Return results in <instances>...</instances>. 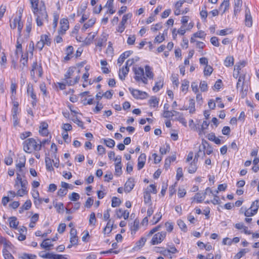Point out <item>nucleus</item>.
<instances>
[{
	"mask_svg": "<svg viewBox=\"0 0 259 259\" xmlns=\"http://www.w3.org/2000/svg\"><path fill=\"white\" fill-rule=\"evenodd\" d=\"M162 214L160 212L156 213L153 217V225L157 224L161 219Z\"/></svg>",
	"mask_w": 259,
	"mask_h": 259,
	"instance_id": "obj_35",
	"label": "nucleus"
},
{
	"mask_svg": "<svg viewBox=\"0 0 259 259\" xmlns=\"http://www.w3.org/2000/svg\"><path fill=\"white\" fill-rule=\"evenodd\" d=\"M53 246V244L51 243V241L49 239L44 240L40 244V247L47 250H51Z\"/></svg>",
	"mask_w": 259,
	"mask_h": 259,
	"instance_id": "obj_17",
	"label": "nucleus"
},
{
	"mask_svg": "<svg viewBox=\"0 0 259 259\" xmlns=\"http://www.w3.org/2000/svg\"><path fill=\"white\" fill-rule=\"evenodd\" d=\"M210 42L212 45L215 47H219L220 43L219 42V39L217 37L213 36L210 38Z\"/></svg>",
	"mask_w": 259,
	"mask_h": 259,
	"instance_id": "obj_56",
	"label": "nucleus"
},
{
	"mask_svg": "<svg viewBox=\"0 0 259 259\" xmlns=\"http://www.w3.org/2000/svg\"><path fill=\"white\" fill-rule=\"evenodd\" d=\"M242 0H234V14L236 15L240 11V8L242 6Z\"/></svg>",
	"mask_w": 259,
	"mask_h": 259,
	"instance_id": "obj_22",
	"label": "nucleus"
},
{
	"mask_svg": "<svg viewBox=\"0 0 259 259\" xmlns=\"http://www.w3.org/2000/svg\"><path fill=\"white\" fill-rule=\"evenodd\" d=\"M165 232H161L155 234L151 241L152 245L158 244L161 243L166 236Z\"/></svg>",
	"mask_w": 259,
	"mask_h": 259,
	"instance_id": "obj_4",
	"label": "nucleus"
},
{
	"mask_svg": "<svg viewBox=\"0 0 259 259\" xmlns=\"http://www.w3.org/2000/svg\"><path fill=\"white\" fill-rule=\"evenodd\" d=\"M189 85V82L187 80H184L183 81L181 90L182 92H187L188 91Z\"/></svg>",
	"mask_w": 259,
	"mask_h": 259,
	"instance_id": "obj_41",
	"label": "nucleus"
},
{
	"mask_svg": "<svg viewBox=\"0 0 259 259\" xmlns=\"http://www.w3.org/2000/svg\"><path fill=\"white\" fill-rule=\"evenodd\" d=\"M129 90L133 96L137 99H146L148 95L145 92L138 90L134 89L133 88H129Z\"/></svg>",
	"mask_w": 259,
	"mask_h": 259,
	"instance_id": "obj_5",
	"label": "nucleus"
},
{
	"mask_svg": "<svg viewBox=\"0 0 259 259\" xmlns=\"http://www.w3.org/2000/svg\"><path fill=\"white\" fill-rule=\"evenodd\" d=\"M133 71L135 74V76L134 77L135 79L137 81H140V79H142V77L144 75V69L141 67L134 68Z\"/></svg>",
	"mask_w": 259,
	"mask_h": 259,
	"instance_id": "obj_9",
	"label": "nucleus"
},
{
	"mask_svg": "<svg viewBox=\"0 0 259 259\" xmlns=\"http://www.w3.org/2000/svg\"><path fill=\"white\" fill-rule=\"evenodd\" d=\"M183 176V169L182 167H179L177 170L176 178L179 181Z\"/></svg>",
	"mask_w": 259,
	"mask_h": 259,
	"instance_id": "obj_60",
	"label": "nucleus"
},
{
	"mask_svg": "<svg viewBox=\"0 0 259 259\" xmlns=\"http://www.w3.org/2000/svg\"><path fill=\"white\" fill-rule=\"evenodd\" d=\"M31 4V8L32 11H34L39 9L40 3L39 0H29Z\"/></svg>",
	"mask_w": 259,
	"mask_h": 259,
	"instance_id": "obj_30",
	"label": "nucleus"
},
{
	"mask_svg": "<svg viewBox=\"0 0 259 259\" xmlns=\"http://www.w3.org/2000/svg\"><path fill=\"white\" fill-rule=\"evenodd\" d=\"M227 188V185L226 184H222L219 185L218 187V190L215 191L217 193H218L219 191H224Z\"/></svg>",
	"mask_w": 259,
	"mask_h": 259,
	"instance_id": "obj_62",
	"label": "nucleus"
},
{
	"mask_svg": "<svg viewBox=\"0 0 259 259\" xmlns=\"http://www.w3.org/2000/svg\"><path fill=\"white\" fill-rule=\"evenodd\" d=\"M248 251L247 249H242L234 257V259H239Z\"/></svg>",
	"mask_w": 259,
	"mask_h": 259,
	"instance_id": "obj_32",
	"label": "nucleus"
},
{
	"mask_svg": "<svg viewBox=\"0 0 259 259\" xmlns=\"http://www.w3.org/2000/svg\"><path fill=\"white\" fill-rule=\"evenodd\" d=\"M257 207L254 208L253 209L249 208L246 210L244 212V215L246 217H251L257 213Z\"/></svg>",
	"mask_w": 259,
	"mask_h": 259,
	"instance_id": "obj_28",
	"label": "nucleus"
},
{
	"mask_svg": "<svg viewBox=\"0 0 259 259\" xmlns=\"http://www.w3.org/2000/svg\"><path fill=\"white\" fill-rule=\"evenodd\" d=\"M31 205H32V203H31V201L30 200H27L24 203V204L22 206V207L25 210H28L31 208Z\"/></svg>",
	"mask_w": 259,
	"mask_h": 259,
	"instance_id": "obj_59",
	"label": "nucleus"
},
{
	"mask_svg": "<svg viewBox=\"0 0 259 259\" xmlns=\"http://www.w3.org/2000/svg\"><path fill=\"white\" fill-rule=\"evenodd\" d=\"M245 22L246 26L248 27H250L252 26V18L250 14V12L249 10L248 12L246 11Z\"/></svg>",
	"mask_w": 259,
	"mask_h": 259,
	"instance_id": "obj_24",
	"label": "nucleus"
},
{
	"mask_svg": "<svg viewBox=\"0 0 259 259\" xmlns=\"http://www.w3.org/2000/svg\"><path fill=\"white\" fill-rule=\"evenodd\" d=\"M115 175L117 176H120L122 173L121 164H115Z\"/></svg>",
	"mask_w": 259,
	"mask_h": 259,
	"instance_id": "obj_47",
	"label": "nucleus"
},
{
	"mask_svg": "<svg viewBox=\"0 0 259 259\" xmlns=\"http://www.w3.org/2000/svg\"><path fill=\"white\" fill-rule=\"evenodd\" d=\"M37 26L41 27L48 23V15L46 10L45 4L43 1L40 2L39 9L32 11Z\"/></svg>",
	"mask_w": 259,
	"mask_h": 259,
	"instance_id": "obj_1",
	"label": "nucleus"
},
{
	"mask_svg": "<svg viewBox=\"0 0 259 259\" xmlns=\"http://www.w3.org/2000/svg\"><path fill=\"white\" fill-rule=\"evenodd\" d=\"M3 253L5 259H14L13 255L6 249H3Z\"/></svg>",
	"mask_w": 259,
	"mask_h": 259,
	"instance_id": "obj_48",
	"label": "nucleus"
},
{
	"mask_svg": "<svg viewBox=\"0 0 259 259\" xmlns=\"http://www.w3.org/2000/svg\"><path fill=\"white\" fill-rule=\"evenodd\" d=\"M194 199L196 200L197 202L200 203L204 199V195H202L200 193H197L194 197Z\"/></svg>",
	"mask_w": 259,
	"mask_h": 259,
	"instance_id": "obj_40",
	"label": "nucleus"
},
{
	"mask_svg": "<svg viewBox=\"0 0 259 259\" xmlns=\"http://www.w3.org/2000/svg\"><path fill=\"white\" fill-rule=\"evenodd\" d=\"M22 15L20 14L19 16L15 17L13 21H10V27L12 29H15L18 22L21 20Z\"/></svg>",
	"mask_w": 259,
	"mask_h": 259,
	"instance_id": "obj_23",
	"label": "nucleus"
},
{
	"mask_svg": "<svg viewBox=\"0 0 259 259\" xmlns=\"http://www.w3.org/2000/svg\"><path fill=\"white\" fill-rule=\"evenodd\" d=\"M224 64L227 67L233 65L234 58L232 57H227L225 60Z\"/></svg>",
	"mask_w": 259,
	"mask_h": 259,
	"instance_id": "obj_34",
	"label": "nucleus"
},
{
	"mask_svg": "<svg viewBox=\"0 0 259 259\" xmlns=\"http://www.w3.org/2000/svg\"><path fill=\"white\" fill-rule=\"evenodd\" d=\"M41 40L44 42L45 45L50 46L51 44V40L49 36L47 34L41 35L40 36Z\"/></svg>",
	"mask_w": 259,
	"mask_h": 259,
	"instance_id": "obj_29",
	"label": "nucleus"
},
{
	"mask_svg": "<svg viewBox=\"0 0 259 259\" xmlns=\"http://www.w3.org/2000/svg\"><path fill=\"white\" fill-rule=\"evenodd\" d=\"M244 76L240 75L239 77L238 82L237 83L236 87H237V90H239L240 93H241L242 98H244L245 97V96L246 94V92H247V90H248L247 87H246V88L244 90Z\"/></svg>",
	"mask_w": 259,
	"mask_h": 259,
	"instance_id": "obj_3",
	"label": "nucleus"
},
{
	"mask_svg": "<svg viewBox=\"0 0 259 259\" xmlns=\"http://www.w3.org/2000/svg\"><path fill=\"white\" fill-rule=\"evenodd\" d=\"M178 75L172 74L171 77V80L173 84L176 85L177 87H178L179 82Z\"/></svg>",
	"mask_w": 259,
	"mask_h": 259,
	"instance_id": "obj_52",
	"label": "nucleus"
},
{
	"mask_svg": "<svg viewBox=\"0 0 259 259\" xmlns=\"http://www.w3.org/2000/svg\"><path fill=\"white\" fill-rule=\"evenodd\" d=\"M107 38L105 36H103V37L100 38L96 43V46L101 47L103 46L104 44L106 41Z\"/></svg>",
	"mask_w": 259,
	"mask_h": 259,
	"instance_id": "obj_50",
	"label": "nucleus"
},
{
	"mask_svg": "<svg viewBox=\"0 0 259 259\" xmlns=\"http://www.w3.org/2000/svg\"><path fill=\"white\" fill-rule=\"evenodd\" d=\"M146 159V155L145 153H142L138 158V169H141L144 166Z\"/></svg>",
	"mask_w": 259,
	"mask_h": 259,
	"instance_id": "obj_12",
	"label": "nucleus"
},
{
	"mask_svg": "<svg viewBox=\"0 0 259 259\" xmlns=\"http://www.w3.org/2000/svg\"><path fill=\"white\" fill-rule=\"evenodd\" d=\"M213 71V68L209 65H206L204 70V75L205 76L210 75Z\"/></svg>",
	"mask_w": 259,
	"mask_h": 259,
	"instance_id": "obj_37",
	"label": "nucleus"
},
{
	"mask_svg": "<svg viewBox=\"0 0 259 259\" xmlns=\"http://www.w3.org/2000/svg\"><path fill=\"white\" fill-rule=\"evenodd\" d=\"M96 22L95 18H91L88 20L87 22L84 24L83 27L81 28V30L84 32L88 28L93 26Z\"/></svg>",
	"mask_w": 259,
	"mask_h": 259,
	"instance_id": "obj_20",
	"label": "nucleus"
},
{
	"mask_svg": "<svg viewBox=\"0 0 259 259\" xmlns=\"http://www.w3.org/2000/svg\"><path fill=\"white\" fill-rule=\"evenodd\" d=\"M104 141L106 145L109 148H113L115 146V142L111 139H104Z\"/></svg>",
	"mask_w": 259,
	"mask_h": 259,
	"instance_id": "obj_39",
	"label": "nucleus"
},
{
	"mask_svg": "<svg viewBox=\"0 0 259 259\" xmlns=\"http://www.w3.org/2000/svg\"><path fill=\"white\" fill-rule=\"evenodd\" d=\"M158 80L155 82V85L153 87L152 90L154 92H157L161 89L163 85V79L161 77L158 78Z\"/></svg>",
	"mask_w": 259,
	"mask_h": 259,
	"instance_id": "obj_16",
	"label": "nucleus"
},
{
	"mask_svg": "<svg viewBox=\"0 0 259 259\" xmlns=\"http://www.w3.org/2000/svg\"><path fill=\"white\" fill-rule=\"evenodd\" d=\"M53 161L54 162V160H52L50 158L48 157H46L45 158L46 168L49 171H52L53 170V167L52 166Z\"/></svg>",
	"mask_w": 259,
	"mask_h": 259,
	"instance_id": "obj_26",
	"label": "nucleus"
},
{
	"mask_svg": "<svg viewBox=\"0 0 259 259\" xmlns=\"http://www.w3.org/2000/svg\"><path fill=\"white\" fill-rule=\"evenodd\" d=\"M79 195L76 192H72L71 195L69 196V198L71 201H76L79 199Z\"/></svg>",
	"mask_w": 259,
	"mask_h": 259,
	"instance_id": "obj_44",
	"label": "nucleus"
},
{
	"mask_svg": "<svg viewBox=\"0 0 259 259\" xmlns=\"http://www.w3.org/2000/svg\"><path fill=\"white\" fill-rule=\"evenodd\" d=\"M135 186L134 179L130 178L125 183L124 185V191L129 193L134 188Z\"/></svg>",
	"mask_w": 259,
	"mask_h": 259,
	"instance_id": "obj_11",
	"label": "nucleus"
},
{
	"mask_svg": "<svg viewBox=\"0 0 259 259\" xmlns=\"http://www.w3.org/2000/svg\"><path fill=\"white\" fill-rule=\"evenodd\" d=\"M26 162V158L25 156H21L19 157L17 163L16 165V167L18 172L23 174V170L22 168L25 166Z\"/></svg>",
	"mask_w": 259,
	"mask_h": 259,
	"instance_id": "obj_8",
	"label": "nucleus"
},
{
	"mask_svg": "<svg viewBox=\"0 0 259 259\" xmlns=\"http://www.w3.org/2000/svg\"><path fill=\"white\" fill-rule=\"evenodd\" d=\"M133 52L131 51H125L122 54L120 55L119 58L118 59L117 62L118 63L121 65L124 61L125 59L128 57L132 54Z\"/></svg>",
	"mask_w": 259,
	"mask_h": 259,
	"instance_id": "obj_18",
	"label": "nucleus"
},
{
	"mask_svg": "<svg viewBox=\"0 0 259 259\" xmlns=\"http://www.w3.org/2000/svg\"><path fill=\"white\" fill-rule=\"evenodd\" d=\"M170 150V146L169 145H166L165 147H160V152L161 155H164L166 154L167 152H168Z\"/></svg>",
	"mask_w": 259,
	"mask_h": 259,
	"instance_id": "obj_46",
	"label": "nucleus"
},
{
	"mask_svg": "<svg viewBox=\"0 0 259 259\" xmlns=\"http://www.w3.org/2000/svg\"><path fill=\"white\" fill-rule=\"evenodd\" d=\"M45 45L44 42L40 39L39 41L37 42L35 47H36V49H38L39 51H40L42 50Z\"/></svg>",
	"mask_w": 259,
	"mask_h": 259,
	"instance_id": "obj_61",
	"label": "nucleus"
},
{
	"mask_svg": "<svg viewBox=\"0 0 259 259\" xmlns=\"http://www.w3.org/2000/svg\"><path fill=\"white\" fill-rule=\"evenodd\" d=\"M165 39V37L164 36V33L162 34L161 35H157L155 37L154 39V42H157V43H161L162 41H163Z\"/></svg>",
	"mask_w": 259,
	"mask_h": 259,
	"instance_id": "obj_57",
	"label": "nucleus"
},
{
	"mask_svg": "<svg viewBox=\"0 0 259 259\" xmlns=\"http://www.w3.org/2000/svg\"><path fill=\"white\" fill-rule=\"evenodd\" d=\"M145 68L146 76L149 79H153L154 77V74L152 71L151 68L149 65H146Z\"/></svg>",
	"mask_w": 259,
	"mask_h": 259,
	"instance_id": "obj_25",
	"label": "nucleus"
},
{
	"mask_svg": "<svg viewBox=\"0 0 259 259\" xmlns=\"http://www.w3.org/2000/svg\"><path fill=\"white\" fill-rule=\"evenodd\" d=\"M130 69L127 66L123 67L121 69H119V77L121 80L125 79L126 76L129 72Z\"/></svg>",
	"mask_w": 259,
	"mask_h": 259,
	"instance_id": "obj_14",
	"label": "nucleus"
},
{
	"mask_svg": "<svg viewBox=\"0 0 259 259\" xmlns=\"http://www.w3.org/2000/svg\"><path fill=\"white\" fill-rule=\"evenodd\" d=\"M27 94L28 96H30L32 100H35L36 99V95L34 92L33 85L31 83H29L27 84Z\"/></svg>",
	"mask_w": 259,
	"mask_h": 259,
	"instance_id": "obj_15",
	"label": "nucleus"
},
{
	"mask_svg": "<svg viewBox=\"0 0 259 259\" xmlns=\"http://www.w3.org/2000/svg\"><path fill=\"white\" fill-rule=\"evenodd\" d=\"M76 68L75 67H71L68 68L67 71L64 75V82L67 84V82L68 80H72L71 78L73 76V74L74 71L76 70Z\"/></svg>",
	"mask_w": 259,
	"mask_h": 259,
	"instance_id": "obj_10",
	"label": "nucleus"
},
{
	"mask_svg": "<svg viewBox=\"0 0 259 259\" xmlns=\"http://www.w3.org/2000/svg\"><path fill=\"white\" fill-rule=\"evenodd\" d=\"M23 149L29 153L33 151H38L41 149V144H38L33 138H29L23 142Z\"/></svg>",
	"mask_w": 259,
	"mask_h": 259,
	"instance_id": "obj_2",
	"label": "nucleus"
},
{
	"mask_svg": "<svg viewBox=\"0 0 259 259\" xmlns=\"http://www.w3.org/2000/svg\"><path fill=\"white\" fill-rule=\"evenodd\" d=\"M80 79V76L78 74L77 76H76L73 79L68 80L67 82V84L68 85H73L76 83H77Z\"/></svg>",
	"mask_w": 259,
	"mask_h": 259,
	"instance_id": "obj_42",
	"label": "nucleus"
},
{
	"mask_svg": "<svg viewBox=\"0 0 259 259\" xmlns=\"http://www.w3.org/2000/svg\"><path fill=\"white\" fill-rule=\"evenodd\" d=\"M96 221L95 213L94 212H92L90 215L89 224L90 225H92L93 226H95Z\"/></svg>",
	"mask_w": 259,
	"mask_h": 259,
	"instance_id": "obj_45",
	"label": "nucleus"
},
{
	"mask_svg": "<svg viewBox=\"0 0 259 259\" xmlns=\"http://www.w3.org/2000/svg\"><path fill=\"white\" fill-rule=\"evenodd\" d=\"M232 31L231 29H222L220 31L219 33H217V34L224 36L228 34H230L232 33Z\"/></svg>",
	"mask_w": 259,
	"mask_h": 259,
	"instance_id": "obj_55",
	"label": "nucleus"
},
{
	"mask_svg": "<svg viewBox=\"0 0 259 259\" xmlns=\"http://www.w3.org/2000/svg\"><path fill=\"white\" fill-rule=\"evenodd\" d=\"M199 87L202 92H205L208 89L207 84L205 81H201Z\"/></svg>",
	"mask_w": 259,
	"mask_h": 259,
	"instance_id": "obj_51",
	"label": "nucleus"
},
{
	"mask_svg": "<svg viewBox=\"0 0 259 259\" xmlns=\"http://www.w3.org/2000/svg\"><path fill=\"white\" fill-rule=\"evenodd\" d=\"M199 155H195L193 160L190 163L189 166L188 167V171L189 174H194L197 169V163Z\"/></svg>",
	"mask_w": 259,
	"mask_h": 259,
	"instance_id": "obj_6",
	"label": "nucleus"
},
{
	"mask_svg": "<svg viewBox=\"0 0 259 259\" xmlns=\"http://www.w3.org/2000/svg\"><path fill=\"white\" fill-rule=\"evenodd\" d=\"M158 99L156 97H152L149 100V104L153 107H156L158 105Z\"/></svg>",
	"mask_w": 259,
	"mask_h": 259,
	"instance_id": "obj_31",
	"label": "nucleus"
},
{
	"mask_svg": "<svg viewBox=\"0 0 259 259\" xmlns=\"http://www.w3.org/2000/svg\"><path fill=\"white\" fill-rule=\"evenodd\" d=\"M32 67L33 69L38 71V75L41 77L42 74V69L41 64H38L37 61L34 62L32 64Z\"/></svg>",
	"mask_w": 259,
	"mask_h": 259,
	"instance_id": "obj_21",
	"label": "nucleus"
},
{
	"mask_svg": "<svg viewBox=\"0 0 259 259\" xmlns=\"http://www.w3.org/2000/svg\"><path fill=\"white\" fill-rule=\"evenodd\" d=\"M121 203L120 200L116 197H113L112 198V203L111 205L113 207H116L118 206Z\"/></svg>",
	"mask_w": 259,
	"mask_h": 259,
	"instance_id": "obj_36",
	"label": "nucleus"
},
{
	"mask_svg": "<svg viewBox=\"0 0 259 259\" xmlns=\"http://www.w3.org/2000/svg\"><path fill=\"white\" fill-rule=\"evenodd\" d=\"M178 225L181 230H183L184 231H186L187 226L183 221L179 220L178 221Z\"/></svg>",
	"mask_w": 259,
	"mask_h": 259,
	"instance_id": "obj_54",
	"label": "nucleus"
},
{
	"mask_svg": "<svg viewBox=\"0 0 259 259\" xmlns=\"http://www.w3.org/2000/svg\"><path fill=\"white\" fill-rule=\"evenodd\" d=\"M9 225L11 228L14 229H18V226L19 225V222L17 221V219L15 217H12L9 218Z\"/></svg>",
	"mask_w": 259,
	"mask_h": 259,
	"instance_id": "obj_19",
	"label": "nucleus"
},
{
	"mask_svg": "<svg viewBox=\"0 0 259 259\" xmlns=\"http://www.w3.org/2000/svg\"><path fill=\"white\" fill-rule=\"evenodd\" d=\"M72 121L77 124L78 126L80 127L82 129H84L85 127L84 126L83 123L82 121L80 120L77 117H75L72 119Z\"/></svg>",
	"mask_w": 259,
	"mask_h": 259,
	"instance_id": "obj_53",
	"label": "nucleus"
},
{
	"mask_svg": "<svg viewBox=\"0 0 259 259\" xmlns=\"http://www.w3.org/2000/svg\"><path fill=\"white\" fill-rule=\"evenodd\" d=\"M162 27L161 23H158L155 24L154 26L152 25L151 29L153 31H156L159 29H160Z\"/></svg>",
	"mask_w": 259,
	"mask_h": 259,
	"instance_id": "obj_64",
	"label": "nucleus"
},
{
	"mask_svg": "<svg viewBox=\"0 0 259 259\" xmlns=\"http://www.w3.org/2000/svg\"><path fill=\"white\" fill-rule=\"evenodd\" d=\"M132 16V14L128 13L125 15H124L122 17V20L120 23L125 25L128 19H130Z\"/></svg>",
	"mask_w": 259,
	"mask_h": 259,
	"instance_id": "obj_58",
	"label": "nucleus"
},
{
	"mask_svg": "<svg viewBox=\"0 0 259 259\" xmlns=\"http://www.w3.org/2000/svg\"><path fill=\"white\" fill-rule=\"evenodd\" d=\"M60 29L59 31L60 34H64L69 28V22L67 19L63 18L60 20Z\"/></svg>",
	"mask_w": 259,
	"mask_h": 259,
	"instance_id": "obj_7",
	"label": "nucleus"
},
{
	"mask_svg": "<svg viewBox=\"0 0 259 259\" xmlns=\"http://www.w3.org/2000/svg\"><path fill=\"white\" fill-rule=\"evenodd\" d=\"M93 199L92 197H89L85 203L84 206L87 208H90L93 205Z\"/></svg>",
	"mask_w": 259,
	"mask_h": 259,
	"instance_id": "obj_63",
	"label": "nucleus"
},
{
	"mask_svg": "<svg viewBox=\"0 0 259 259\" xmlns=\"http://www.w3.org/2000/svg\"><path fill=\"white\" fill-rule=\"evenodd\" d=\"M205 35H206V34L202 30H200V31L193 34V36L194 37H198V38H204Z\"/></svg>",
	"mask_w": 259,
	"mask_h": 259,
	"instance_id": "obj_49",
	"label": "nucleus"
},
{
	"mask_svg": "<svg viewBox=\"0 0 259 259\" xmlns=\"http://www.w3.org/2000/svg\"><path fill=\"white\" fill-rule=\"evenodd\" d=\"M54 206L56 208L57 211L59 213H63L64 212V205L62 202H54Z\"/></svg>",
	"mask_w": 259,
	"mask_h": 259,
	"instance_id": "obj_27",
	"label": "nucleus"
},
{
	"mask_svg": "<svg viewBox=\"0 0 259 259\" xmlns=\"http://www.w3.org/2000/svg\"><path fill=\"white\" fill-rule=\"evenodd\" d=\"M144 199L145 203H151V197L150 192L146 191L144 193Z\"/></svg>",
	"mask_w": 259,
	"mask_h": 259,
	"instance_id": "obj_33",
	"label": "nucleus"
},
{
	"mask_svg": "<svg viewBox=\"0 0 259 259\" xmlns=\"http://www.w3.org/2000/svg\"><path fill=\"white\" fill-rule=\"evenodd\" d=\"M139 222L138 220L136 219L133 223V225H132L131 226V230L132 231H134L136 232L139 229Z\"/></svg>",
	"mask_w": 259,
	"mask_h": 259,
	"instance_id": "obj_43",
	"label": "nucleus"
},
{
	"mask_svg": "<svg viewBox=\"0 0 259 259\" xmlns=\"http://www.w3.org/2000/svg\"><path fill=\"white\" fill-rule=\"evenodd\" d=\"M202 146L203 147V149L204 150L205 154L210 155L212 153L213 151L212 148L209 145L206 141L204 140H202Z\"/></svg>",
	"mask_w": 259,
	"mask_h": 259,
	"instance_id": "obj_13",
	"label": "nucleus"
},
{
	"mask_svg": "<svg viewBox=\"0 0 259 259\" xmlns=\"http://www.w3.org/2000/svg\"><path fill=\"white\" fill-rule=\"evenodd\" d=\"M146 240H147V239L145 237H142L139 241H138L136 242V247H138L139 248H141L144 245Z\"/></svg>",
	"mask_w": 259,
	"mask_h": 259,
	"instance_id": "obj_38",
	"label": "nucleus"
}]
</instances>
